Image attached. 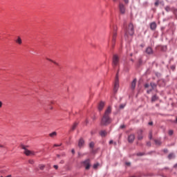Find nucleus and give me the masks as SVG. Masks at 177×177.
<instances>
[{"mask_svg":"<svg viewBox=\"0 0 177 177\" xmlns=\"http://www.w3.org/2000/svg\"><path fill=\"white\" fill-rule=\"evenodd\" d=\"M111 114V106H109L104 112V114L101 120V125L106 126L111 124V118L110 115Z\"/></svg>","mask_w":177,"mask_h":177,"instance_id":"1","label":"nucleus"},{"mask_svg":"<svg viewBox=\"0 0 177 177\" xmlns=\"http://www.w3.org/2000/svg\"><path fill=\"white\" fill-rule=\"evenodd\" d=\"M135 34V30L133 29V24H129L128 28L125 30V38H128V35H133Z\"/></svg>","mask_w":177,"mask_h":177,"instance_id":"2","label":"nucleus"},{"mask_svg":"<svg viewBox=\"0 0 177 177\" xmlns=\"http://www.w3.org/2000/svg\"><path fill=\"white\" fill-rule=\"evenodd\" d=\"M112 66L114 68L120 66V57L115 54L113 56Z\"/></svg>","mask_w":177,"mask_h":177,"instance_id":"3","label":"nucleus"},{"mask_svg":"<svg viewBox=\"0 0 177 177\" xmlns=\"http://www.w3.org/2000/svg\"><path fill=\"white\" fill-rule=\"evenodd\" d=\"M115 38H117V26H114L112 32V46H114L115 44Z\"/></svg>","mask_w":177,"mask_h":177,"instance_id":"4","label":"nucleus"},{"mask_svg":"<svg viewBox=\"0 0 177 177\" xmlns=\"http://www.w3.org/2000/svg\"><path fill=\"white\" fill-rule=\"evenodd\" d=\"M119 88H120V82L118 81V75H116V77L114 83V87H113L114 93H117Z\"/></svg>","mask_w":177,"mask_h":177,"instance_id":"5","label":"nucleus"},{"mask_svg":"<svg viewBox=\"0 0 177 177\" xmlns=\"http://www.w3.org/2000/svg\"><path fill=\"white\" fill-rule=\"evenodd\" d=\"M21 149L24 150V153L26 154V156H35V152L34 151H30L27 148H26V146L21 145Z\"/></svg>","mask_w":177,"mask_h":177,"instance_id":"6","label":"nucleus"},{"mask_svg":"<svg viewBox=\"0 0 177 177\" xmlns=\"http://www.w3.org/2000/svg\"><path fill=\"white\" fill-rule=\"evenodd\" d=\"M82 164L83 165V166H84L85 169H89V168H91V160L87 159L83 162H82Z\"/></svg>","mask_w":177,"mask_h":177,"instance_id":"7","label":"nucleus"},{"mask_svg":"<svg viewBox=\"0 0 177 177\" xmlns=\"http://www.w3.org/2000/svg\"><path fill=\"white\" fill-rule=\"evenodd\" d=\"M119 10L121 15H125V12H126L125 6L122 3H119Z\"/></svg>","mask_w":177,"mask_h":177,"instance_id":"8","label":"nucleus"},{"mask_svg":"<svg viewBox=\"0 0 177 177\" xmlns=\"http://www.w3.org/2000/svg\"><path fill=\"white\" fill-rule=\"evenodd\" d=\"M143 130L140 129L138 131V140H142V139H143Z\"/></svg>","mask_w":177,"mask_h":177,"instance_id":"9","label":"nucleus"},{"mask_svg":"<svg viewBox=\"0 0 177 177\" xmlns=\"http://www.w3.org/2000/svg\"><path fill=\"white\" fill-rule=\"evenodd\" d=\"M133 140H135V134H130L128 136V142H129V143H133Z\"/></svg>","mask_w":177,"mask_h":177,"instance_id":"10","label":"nucleus"},{"mask_svg":"<svg viewBox=\"0 0 177 177\" xmlns=\"http://www.w3.org/2000/svg\"><path fill=\"white\" fill-rule=\"evenodd\" d=\"M150 85H151V88L149 90H147V93H150V92H151V91H153V89H156L157 88V84H156V83L151 82L150 84Z\"/></svg>","mask_w":177,"mask_h":177,"instance_id":"11","label":"nucleus"},{"mask_svg":"<svg viewBox=\"0 0 177 177\" xmlns=\"http://www.w3.org/2000/svg\"><path fill=\"white\" fill-rule=\"evenodd\" d=\"M150 28L152 30H156V28H157V24H156V22H152L150 24Z\"/></svg>","mask_w":177,"mask_h":177,"instance_id":"12","label":"nucleus"},{"mask_svg":"<svg viewBox=\"0 0 177 177\" xmlns=\"http://www.w3.org/2000/svg\"><path fill=\"white\" fill-rule=\"evenodd\" d=\"M146 53H147V55H153V48H151V47H148L146 49Z\"/></svg>","mask_w":177,"mask_h":177,"instance_id":"13","label":"nucleus"},{"mask_svg":"<svg viewBox=\"0 0 177 177\" xmlns=\"http://www.w3.org/2000/svg\"><path fill=\"white\" fill-rule=\"evenodd\" d=\"M15 42L17 44H18V45H21V44H23V41L21 40V37L18 36L17 39L15 40Z\"/></svg>","mask_w":177,"mask_h":177,"instance_id":"14","label":"nucleus"},{"mask_svg":"<svg viewBox=\"0 0 177 177\" xmlns=\"http://www.w3.org/2000/svg\"><path fill=\"white\" fill-rule=\"evenodd\" d=\"M103 107H104V102H100L98 105V109L100 110V111H102V110H103Z\"/></svg>","mask_w":177,"mask_h":177,"instance_id":"15","label":"nucleus"},{"mask_svg":"<svg viewBox=\"0 0 177 177\" xmlns=\"http://www.w3.org/2000/svg\"><path fill=\"white\" fill-rule=\"evenodd\" d=\"M165 10H166V12H174V10H175V8H171L169 6H166L165 8Z\"/></svg>","mask_w":177,"mask_h":177,"instance_id":"16","label":"nucleus"},{"mask_svg":"<svg viewBox=\"0 0 177 177\" xmlns=\"http://www.w3.org/2000/svg\"><path fill=\"white\" fill-rule=\"evenodd\" d=\"M77 127H78V122H75L73 123V124L71 129V131H75V129L77 128Z\"/></svg>","mask_w":177,"mask_h":177,"instance_id":"17","label":"nucleus"},{"mask_svg":"<svg viewBox=\"0 0 177 177\" xmlns=\"http://www.w3.org/2000/svg\"><path fill=\"white\" fill-rule=\"evenodd\" d=\"M136 88V79H134L131 82V88L135 89Z\"/></svg>","mask_w":177,"mask_h":177,"instance_id":"18","label":"nucleus"},{"mask_svg":"<svg viewBox=\"0 0 177 177\" xmlns=\"http://www.w3.org/2000/svg\"><path fill=\"white\" fill-rule=\"evenodd\" d=\"M84 140H82V138H80L78 142V146L79 147H82V146H84Z\"/></svg>","mask_w":177,"mask_h":177,"instance_id":"19","label":"nucleus"},{"mask_svg":"<svg viewBox=\"0 0 177 177\" xmlns=\"http://www.w3.org/2000/svg\"><path fill=\"white\" fill-rule=\"evenodd\" d=\"M100 135L102 138H104V136H106V135H107V132H106V131H100Z\"/></svg>","mask_w":177,"mask_h":177,"instance_id":"20","label":"nucleus"},{"mask_svg":"<svg viewBox=\"0 0 177 177\" xmlns=\"http://www.w3.org/2000/svg\"><path fill=\"white\" fill-rule=\"evenodd\" d=\"M46 60H48V62H51V63H53L54 64H56V66H59V64H57V62H55V61H53V60H52V59H49V58H48V57H46Z\"/></svg>","mask_w":177,"mask_h":177,"instance_id":"21","label":"nucleus"},{"mask_svg":"<svg viewBox=\"0 0 177 177\" xmlns=\"http://www.w3.org/2000/svg\"><path fill=\"white\" fill-rule=\"evenodd\" d=\"M56 135H57V133H56V131H54V132H53V133H50L49 134V136H50V138H53V137L56 136Z\"/></svg>","mask_w":177,"mask_h":177,"instance_id":"22","label":"nucleus"},{"mask_svg":"<svg viewBox=\"0 0 177 177\" xmlns=\"http://www.w3.org/2000/svg\"><path fill=\"white\" fill-rule=\"evenodd\" d=\"M174 157H175V154L174 153H169L168 156L169 160H172V158H174Z\"/></svg>","mask_w":177,"mask_h":177,"instance_id":"23","label":"nucleus"},{"mask_svg":"<svg viewBox=\"0 0 177 177\" xmlns=\"http://www.w3.org/2000/svg\"><path fill=\"white\" fill-rule=\"evenodd\" d=\"M155 144L160 146L161 145V141L160 140H155Z\"/></svg>","mask_w":177,"mask_h":177,"instance_id":"24","label":"nucleus"},{"mask_svg":"<svg viewBox=\"0 0 177 177\" xmlns=\"http://www.w3.org/2000/svg\"><path fill=\"white\" fill-rule=\"evenodd\" d=\"M39 169H41V171H44V169H45V165H39Z\"/></svg>","mask_w":177,"mask_h":177,"instance_id":"25","label":"nucleus"},{"mask_svg":"<svg viewBox=\"0 0 177 177\" xmlns=\"http://www.w3.org/2000/svg\"><path fill=\"white\" fill-rule=\"evenodd\" d=\"M158 99L157 95H153L151 98V102H156Z\"/></svg>","mask_w":177,"mask_h":177,"instance_id":"26","label":"nucleus"},{"mask_svg":"<svg viewBox=\"0 0 177 177\" xmlns=\"http://www.w3.org/2000/svg\"><path fill=\"white\" fill-rule=\"evenodd\" d=\"M89 146L91 147V149H93L94 146H95V143L93 142H91L90 144H89Z\"/></svg>","mask_w":177,"mask_h":177,"instance_id":"27","label":"nucleus"},{"mask_svg":"<svg viewBox=\"0 0 177 177\" xmlns=\"http://www.w3.org/2000/svg\"><path fill=\"white\" fill-rule=\"evenodd\" d=\"M149 138L150 140L153 139V132L151 131L149 132Z\"/></svg>","mask_w":177,"mask_h":177,"instance_id":"28","label":"nucleus"},{"mask_svg":"<svg viewBox=\"0 0 177 177\" xmlns=\"http://www.w3.org/2000/svg\"><path fill=\"white\" fill-rule=\"evenodd\" d=\"M97 167H99V163H96V164L93 165L94 169H96L97 168Z\"/></svg>","mask_w":177,"mask_h":177,"instance_id":"29","label":"nucleus"},{"mask_svg":"<svg viewBox=\"0 0 177 177\" xmlns=\"http://www.w3.org/2000/svg\"><path fill=\"white\" fill-rule=\"evenodd\" d=\"M169 135H170V136H172V135H174V131L169 130Z\"/></svg>","mask_w":177,"mask_h":177,"instance_id":"30","label":"nucleus"},{"mask_svg":"<svg viewBox=\"0 0 177 177\" xmlns=\"http://www.w3.org/2000/svg\"><path fill=\"white\" fill-rule=\"evenodd\" d=\"M0 147L1 149H5L6 147L5 146V145L0 144Z\"/></svg>","mask_w":177,"mask_h":177,"instance_id":"31","label":"nucleus"},{"mask_svg":"<svg viewBox=\"0 0 177 177\" xmlns=\"http://www.w3.org/2000/svg\"><path fill=\"white\" fill-rule=\"evenodd\" d=\"M159 4H160V2L158 1H156L155 2V6H158Z\"/></svg>","mask_w":177,"mask_h":177,"instance_id":"32","label":"nucleus"},{"mask_svg":"<svg viewBox=\"0 0 177 177\" xmlns=\"http://www.w3.org/2000/svg\"><path fill=\"white\" fill-rule=\"evenodd\" d=\"M124 2L126 5H128V3H129V0H124Z\"/></svg>","mask_w":177,"mask_h":177,"instance_id":"33","label":"nucleus"},{"mask_svg":"<svg viewBox=\"0 0 177 177\" xmlns=\"http://www.w3.org/2000/svg\"><path fill=\"white\" fill-rule=\"evenodd\" d=\"M60 146H62V145H57V144L54 145V147H59Z\"/></svg>","mask_w":177,"mask_h":177,"instance_id":"34","label":"nucleus"},{"mask_svg":"<svg viewBox=\"0 0 177 177\" xmlns=\"http://www.w3.org/2000/svg\"><path fill=\"white\" fill-rule=\"evenodd\" d=\"M53 168H55V169H59V166L55 165L53 166Z\"/></svg>","mask_w":177,"mask_h":177,"instance_id":"35","label":"nucleus"},{"mask_svg":"<svg viewBox=\"0 0 177 177\" xmlns=\"http://www.w3.org/2000/svg\"><path fill=\"white\" fill-rule=\"evenodd\" d=\"M145 155V153H137V156H144Z\"/></svg>","mask_w":177,"mask_h":177,"instance_id":"36","label":"nucleus"},{"mask_svg":"<svg viewBox=\"0 0 177 177\" xmlns=\"http://www.w3.org/2000/svg\"><path fill=\"white\" fill-rule=\"evenodd\" d=\"M125 107V105L122 104L120 106V109H124Z\"/></svg>","mask_w":177,"mask_h":177,"instance_id":"37","label":"nucleus"},{"mask_svg":"<svg viewBox=\"0 0 177 177\" xmlns=\"http://www.w3.org/2000/svg\"><path fill=\"white\" fill-rule=\"evenodd\" d=\"M29 164H34V160H29Z\"/></svg>","mask_w":177,"mask_h":177,"instance_id":"38","label":"nucleus"},{"mask_svg":"<svg viewBox=\"0 0 177 177\" xmlns=\"http://www.w3.org/2000/svg\"><path fill=\"white\" fill-rule=\"evenodd\" d=\"M124 128H125V125L122 124V125L120 126L121 129H124Z\"/></svg>","mask_w":177,"mask_h":177,"instance_id":"39","label":"nucleus"},{"mask_svg":"<svg viewBox=\"0 0 177 177\" xmlns=\"http://www.w3.org/2000/svg\"><path fill=\"white\" fill-rule=\"evenodd\" d=\"M149 84H145V88H149Z\"/></svg>","mask_w":177,"mask_h":177,"instance_id":"40","label":"nucleus"},{"mask_svg":"<svg viewBox=\"0 0 177 177\" xmlns=\"http://www.w3.org/2000/svg\"><path fill=\"white\" fill-rule=\"evenodd\" d=\"M59 164H64V160H61V161L59 162Z\"/></svg>","mask_w":177,"mask_h":177,"instance_id":"41","label":"nucleus"},{"mask_svg":"<svg viewBox=\"0 0 177 177\" xmlns=\"http://www.w3.org/2000/svg\"><path fill=\"white\" fill-rule=\"evenodd\" d=\"M126 165H131V162H126Z\"/></svg>","mask_w":177,"mask_h":177,"instance_id":"42","label":"nucleus"},{"mask_svg":"<svg viewBox=\"0 0 177 177\" xmlns=\"http://www.w3.org/2000/svg\"><path fill=\"white\" fill-rule=\"evenodd\" d=\"M113 140L109 141V145H113Z\"/></svg>","mask_w":177,"mask_h":177,"instance_id":"43","label":"nucleus"},{"mask_svg":"<svg viewBox=\"0 0 177 177\" xmlns=\"http://www.w3.org/2000/svg\"><path fill=\"white\" fill-rule=\"evenodd\" d=\"M147 146H151V142H147Z\"/></svg>","mask_w":177,"mask_h":177,"instance_id":"44","label":"nucleus"},{"mask_svg":"<svg viewBox=\"0 0 177 177\" xmlns=\"http://www.w3.org/2000/svg\"><path fill=\"white\" fill-rule=\"evenodd\" d=\"M71 151L73 154H75V151L74 149H72Z\"/></svg>","mask_w":177,"mask_h":177,"instance_id":"45","label":"nucleus"},{"mask_svg":"<svg viewBox=\"0 0 177 177\" xmlns=\"http://www.w3.org/2000/svg\"><path fill=\"white\" fill-rule=\"evenodd\" d=\"M2 107V102L0 101V108Z\"/></svg>","mask_w":177,"mask_h":177,"instance_id":"46","label":"nucleus"},{"mask_svg":"<svg viewBox=\"0 0 177 177\" xmlns=\"http://www.w3.org/2000/svg\"><path fill=\"white\" fill-rule=\"evenodd\" d=\"M153 124V122H149V125H151Z\"/></svg>","mask_w":177,"mask_h":177,"instance_id":"47","label":"nucleus"},{"mask_svg":"<svg viewBox=\"0 0 177 177\" xmlns=\"http://www.w3.org/2000/svg\"><path fill=\"white\" fill-rule=\"evenodd\" d=\"M174 167L177 168V163L176 165H174Z\"/></svg>","mask_w":177,"mask_h":177,"instance_id":"48","label":"nucleus"},{"mask_svg":"<svg viewBox=\"0 0 177 177\" xmlns=\"http://www.w3.org/2000/svg\"><path fill=\"white\" fill-rule=\"evenodd\" d=\"M6 177H12V175H8V176H7Z\"/></svg>","mask_w":177,"mask_h":177,"instance_id":"49","label":"nucleus"},{"mask_svg":"<svg viewBox=\"0 0 177 177\" xmlns=\"http://www.w3.org/2000/svg\"><path fill=\"white\" fill-rule=\"evenodd\" d=\"M167 151H168V150H167V149H166V150H165V153H167Z\"/></svg>","mask_w":177,"mask_h":177,"instance_id":"50","label":"nucleus"},{"mask_svg":"<svg viewBox=\"0 0 177 177\" xmlns=\"http://www.w3.org/2000/svg\"><path fill=\"white\" fill-rule=\"evenodd\" d=\"M113 2H117V0H113Z\"/></svg>","mask_w":177,"mask_h":177,"instance_id":"51","label":"nucleus"},{"mask_svg":"<svg viewBox=\"0 0 177 177\" xmlns=\"http://www.w3.org/2000/svg\"><path fill=\"white\" fill-rule=\"evenodd\" d=\"M57 157H58V158L60 157V155H57Z\"/></svg>","mask_w":177,"mask_h":177,"instance_id":"52","label":"nucleus"},{"mask_svg":"<svg viewBox=\"0 0 177 177\" xmlns=\"http://www.w3.org/2000/svg\"><path fill=\"white\" fill-rule=\"evenodd\" d=\"M1 177H3V176H1Z\"/></svg>","mask_w":177,"mask_h":177,"instance_id":"53","label":"nucleus"}]
</instances>
